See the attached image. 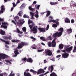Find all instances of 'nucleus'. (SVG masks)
<instances>
[{
	"label": "nucleus",
	"instance_id": "f257e3e1",
	"mask_svg": "<svg viewBox=\"0 0 76 76\" xmlns=\"http://www.w3.org/2000/svg\"><path fill=\"white\" fill-rule=\"evenodd\" d=\"M58 31L60 32H56L53 35V37H54L55 38L57 37H61V35L63 34V32L64 31L63 28L61 27L58 29Z\"/></svg>",
	"mask_w": 76,
	"mask_h": 76
},
{
	"label": "nucleus",
	"instance_id": "f03ea898",
	"mask_svg": "<svg viewBox=\"0 0 76 76\" xmlns=\"http://www.w3.org/2000/svg\"><path fill=\"white\" fill-rule=\"evenodd\" d=\"M30 72L33 73H37V75H39L41 74V73H45V71H44L43 69H39L37 72H36L34 70L32 69H31L30 70Z\"/></svg>",
	"mask_w": 76,
	"mask_h": 76
},
{
	"label": "nucleus",
	"instance_id": "7ed1b4c3",
	"mask_svg": "<svg viewBox=\"0 0 76 76\" xmlns=\"http://www.w3.org/2000/svg\"><path fill=\"white\" fill-rule=\"evenodd\" d=\"M28 43L24 42H22L21 43L18 44V45L17 47L18 49H20V48H22L23 46H25V45H28Z\"/></svg>",
	"mask_w": 76,
	"mask_h": 76
},
{
	"label": "nucleus",
	"instance_id": "20e7f679",
	"mask_svg": "<svg viewBox=\"0 0 76 76\" xmlns=\"http://www.w3.org/2000/svg\"><path fill=\"white\" fill-rule=\"evenodd\" d=\"M43 53L44 55L46 56H52V54H53L52 51L50 49L47 50L46 51H45V52H43Z\"/></svg>",
	"mask_w": 76,
	"mask_h": 76
},
{
	"label": "nucleus",
	"instance_id": "39448f33",
	"mask_svg": "<svg viewBox=\"0 0 76 76\" xmlns=\"http://www.w3.org/2000/svg\"><path fill=\"white\" fill-rule=\"evenodd\" d=\"M73 50V46H71L68 48H67L65 49V50H61V51L63 53H66L67 52L68 53H70L71 50Z\"/></svg>",
	"mask_w": 76,
	"mask_h": 76
},
{
	"label": "nucleus",
	"instance_id": "423d86ee",
	"mask_svg": "<svg viewBox=\"0 0 76 76\" xmlns=\"http://www.w3.org/2000/svg\"><path fill=\"white\" fill-rule=\"evenodd\" d=\"M9 56L4 54H0V61H1V59H5V58H7Z\"/></svg>",
	"mask_w": 76,
	"mask_h": 76
},
{
	"label": "nucleus",
	"instance_id": "0eeeda50",
	"mask_svg": "<svg viewBox=\"0 0 76 76\" xmlns=\"http://www.w3.org/2000/svg\"><path fill=\"white\" fill-rule=\"evenodd\" d=\"M7 25H9L8 23L7 22H2V25L1 26V28H4V29H7Z\"/></svg>",
	"mask_w": 76,
	"mask_h": 76
},
{
	"label": "nucleus",
	"instance_id": "6e6552de",
	"mask_svg": "<svg viewBox=\"0 0 76 76\" xmlns=\"http://www.w3.org/2000/svg\"><path fill=\"white\" fill-rule=\"evenodd\" d=\"M14 54L15 55H14L13 56V57H17L18 55V54H19V50L16 49L14 50Z\"/></svg>",
	"mask_w": 76,
	"mask_h": 76
},
{
	"label": "nucleus",
	"instance_id": "1a4fd4ad",
	"mask_svg": "<svg viewBox=\"0 0 76 76\" xmlns=\"http://www.w3.org/2000/svg\"><path fill=\"white\" fill-rule=\"evenodd\" d=\"M38 30L39 31H40V32H46V28H39Z\"/></svg>",
	"mask_w": 76,
	"mask_h": 76
},
{
	"label": "nucleus",
	"instance_id": "9d476101",
	"mask_svg": "<svg viewBox=\"0 0 76 76\" xmlns=\"http://www.w3.org/2000/svg\"><path fill=\"white\" fill-rule=\"evenodd\" d=\"M69 53H65L62 54V57L64 58H66L69 57Z\"/></svg>",
	"mask_w": 76,
	"mask_h": 76
},
{
	"label": "nucleus",
	"instance_id": "9b49d317",
	"mask_svg": "<svg viewBox=\"0 0 76 76\" xmlns=\"http://www.w3.org/2000/svg\"><path fill=\"white\" fill-rule=\"evenodd\" d=\"M31 32H33L34 34H37V28L35 27H34L33 28L31 29Z\"/></svg>",
	"mask_w": 76,
	"mask_h": 76
},
{
	"label": "nucleus",
	"instance_id": "f8f14e48",
	"mask_svg": "<svg viewBox=\"0 0 76 76\" xmlns=\"http://www.w3.org/2000/svg\"><path fill=\"white\" fill-rule=\"evenodd\" d=\"M3 38H4V39L5 40H8V39L11 40V39H12V37L10 36L9 37L7 36H4L3 37Z\"/></svg>",
	"mask_w": 76,
	"mask_h": 76
},
{
	"label": "nucleus",
	"instance_id": "ddd939ff",
	"mask_svg": "<svg viewBox=\"0 0 76 76\" xmlns=\"http://www.w3.org/2000/svg\"><path fill=\"white\" fill-rule=\"evenodd\" d=\"M22 20H18V21L17 23V25H23L24 23H25V21H23Z\"/></svg>",
	"mask_w": 76,
	"mask_h": 76
},
{
	"label": "nucleus",
	"instance_id": "4468645a",
	"mask_svg": "<svg viewBox=\"0 0 76 76\" xmlns=\"http://www.w3.org/2000/svg\"><path fill=\"white\" fill-rule=\"evenodd\" d=\"M56 24H53L52 26L53 28H57V25H59V23L58 22V21H57L56 20V21L54 22Z\"/></svg>",
	"mask_w": 76,
	"mask_h": 76
},
{
	"label": "nucleus",
	"instance_id": "2eb2a0df",
	"mask_svg": "<svg viewBox=\"0 0 76 76\" xmlns=\"http://www.w3.org/2000/svg\"><path fill=\"white\" fill-rule=\"evenodd\" d=\"M53 66H54V65H51L50 66H49L48 68V70H49V71H50V72L51 73H52L54 69V67Z\"/></svg>",
	"mask_w": 76,
	"mask_h": 76
},
{
	"label": "nucleus",
	"instance_id": "dca6fc26",
	"mask_svg": "<svg viewBox=\"0 0 76 76\" xmlns=\"http://www.w3.org/2000/svg\"><path fill=\"white\" fill-rule=\"evenodd\" d=\"M52 46L53 47H56V43L55 42V39H54L52 42Z\"/></svg>",
	"mask_w": 76,
	"mask_h": 76
},
{
	"label": "nucleus",
	"instance_id": "f3484780",
	"mask_svg": "<svg viewBox=\"0 0 76 76\" xmlns=\"http://www.w3.org/2000/svg\"><path fill=\"white\" fill-rule=\"evenodd\" d=\"M6 63H9L10 64H12V62H13V60L12 59H10V60H5Z\"/></svg>",
	"mask_w": 76,
	"mask_h": 76
},
{
	"label": "nucleus",
	"instance_id": "a211bd4d",
	"mask_svg": "<svg viewBox=\"0 0 76 76\" xmlns=\"http://www.w3.org/2000/svg\"><path fill=\"white\" fill-rule=\"evenodd\" d=\"M0 40H1V41H2V42H5L6 44H8V45L9 44V42L8 41H6V40H4L1 38L0 39Z\"/></svg>",
	"mask_w": 76,
	"mask_h": 76
},
{
	"label": "nucleus",
	"instance_id": "6ab92c4d",
	"mask_svg": "<svg viewBox=\"0 0 76 76\" xmlns=\"http://www.w3.org/2000/svg\"><path fill=\"white\" fill-rule=\"evenodd\" d=\"M24 75L25 76H32L29 72H24Z\"/></svg>",
	"mask_w": 76,
	"mask_h": 76
},
{
	"label": "nucleus",
	"instance_id": "aec40b11",
	"mask_svg": "<svg viewBox=\"0 0 76 76\" xmlns=\"http://www.w3.org/2000/svg\"><path fill=\"white\" fill-rule=\"evenodd\" d=\"M27 62H29V63H32L33 62V60L31 58H28L27 60Z\"/></svg>",
	"mask_w": 76,
	"mask_h": 76
},
{
	"label": "nucleus",
	"instance_id": "412c9836",
	"mask_svg": "<svg viewBox=\"0 0 76 76\" xmlns=\"http://www.w3.org/2000/svg\"><path fill=\"white\" fill-rule=\"evenodd\" d=\"M11 42H14V43H15V42L18 43V42H19V40H16L15 39H13L11 40Z\"/></svg>",
	"mask_w": 76,
	"mask_h": 76
},
{
	"label": "nucleus",
	"instance_id": "4be33fe9",
	"mask_svg": "<svg viewBox=\"0 0 76 76\" xmlns=\"http://www.w3.org/2000/svg\"><path fill=\"white\" fill-rule=\"evenodd\" d=\"M1 10L3 11V12H4L5 11V7L3 5H2L1 6Z\"/></svg>",
	"mask_w": 76,
	"mask_h": 76
},
{
	"label": "nucleus",
	"instance_id": "5701e85b",
	"mask_svg": "<svg viewBox=\"0 0 76 76\" xmlns=\"http://www.w3.org/2000/svg\"><path fill=\"white\" fill-rule=\"evenodd\" d=\"M46 12L47 13L46 16V17H48L49 16V15H51V12L50 11H47Z\"/></svg>",
	"mask_w": 76,
	"mask_h": 76
},
{
	"label": "nucleus",
	"instance_id": "b1692460",
	"mask_svg": "<svg viewBox=\"0 0 76 76\" xmlns=\"http://www.w3.org/2000/svg\"><path fill=\"white\" fill-rule=\"evenodd\" d=\"M65 22L66 23H70V21L69 20V19L68 18H66L65 19Z\"/></svg>",
	"mask_w": 76,
	"mask_h": 76
},
{
	"label": "nucleus",
	"instance_id": "393cba45",
	"mask_svg": "<svg viewBox=\"0 0 76 76\" xmlns=\"http://www.w3.org/2000/svg\"><path fill=\"white\" fill-rule=\"evenodd\" d=\"M30 15L31 16V19H34V13L31 12H30Z\"/></svg>",
	"mask_w": 76,
	"mask_h": 76
},
{
	"label": "nucleus",
	"instance_id": "a878e982",
	"mask_svg": "<svg viewBox=\"0 0 76 76\" xmlns=\"http://www.w3.org/2000/svg\"><path fill=\"white\" fill-rule=\"evenodd\" d=\"M64 47V45L63 44H60L59 45V48L60 50H61V49H63V47Z\"/></svg>",
	"mask_w": 76,
	"mask_h": 76
},
{
	"label": "nucleus",
	"instance_id": "bb28decb",
	"mask_svg": "<svg viewBox=\"0 0 76 76\" xmlns=\"http://www.w3.org/2000/svg\"><path fill=\"white\" fill-rule=\"evenodd\" d=\"M23 14V12L22 11H20L18 13V16H20V17H22V15Z\"/></svg>",
	"mask_w": 76,
	"mask_h": 76
},
{
	"label": "nucleus",
	"instance_id": "cd10ccee",
	"mask_svg": "<svg viewBox=\"0 0 76 76\" xmlns=\"http://www.w3.org/2000/svg\"><path fill=\"white\" fill-rule=\"evenodd\" d=\"M0 34L2 35H5V31L2 30H1L0 31Z\"/></svg>",
	"mask_w": 76,
	"mask_h": 76
},
{
	"label": "nucleus",
	"instance_id": "c85d7f7f",
	"mask_svg": "<svg viewBox=\"0 0 76 76\" xmlns=\"http://www.w3.org/2000/svg\"><path fill=\"white\" fill-rule=\"evenodd\" d=\"M66 31L67 32H69V33L70 34L72 32V29L71 28H70L69 29H67L66 30Z\"/></svg>",
	"mask_w": 76,
	"mask_h": 76
},
{
	"label": "nucleus",
	"instance_id": "c756f323",
	"mask_svg": "<svg viewBox=\"0 0 76 76\" xmlns=\"http://www.w3.org/2000/svg\"><path fill=\"white\" fill-rule=\"evenodd\" d=\"M17 30L18 33V34H23V32L20 31L18 28H17Z\"/></svg>",
	"mask_w": 76,
	"mask_h": 76
},
{
	"label": "nucleus",
	"instance_id": "7c9ffc66",
	"mask_svg": "<svg viewBox=\"0 0 76 76\" xmlns=\"http://www.w3.org/2000/svg\"><path fill=\"white\" fill-rule=\"evenodd\" d=\"M19 17L18 16H16L14 18V19L16 22H17V20H18V19H19Z\"/></svg>",
	"mask_w": 76,
	"mask_h": 76
},
{
	"label": "nucleus",
	"instance_id": "2f4dec72",
	"mask_svg": "<svg viewBox=\"0 0 76 76\" xmlns=\"http://www.w3.org/2000/svg\"><path fill=\"white\" fill-rule=\"evenodd\" d=\"M40 7V5H35V7L36 9H39V7Z\"/></svg>",
	"mask_w": 76,
	"mask_h": 76
},
{
	"label": "nucleus",
	"instance_id": "473e14b6",
	"mask_svg": "<svg viewBox=\"0 0 76 76\" xmlns=\"http://www.w3.org/2000/svg\"><path fill=\"white\" fill-rule=\"evenodd\" d=\"M58 3L57 2H50V4L51 5H55L56 4H57Z\"/></svg>",
	"mask_w": 76,
	"mask_h": 76
},
{
	"label": "nucleus",
	"instance_id": "72a5a7b5",
	"mask_svg": "<svg viewBox=\"0 0 76 76\" xmlns=\"http://www.w3.org/2000/svg\"><path fill=\"white\" fill-rule=\"evenodd\" d=\"M56 22V20H52L51 19H50L48 21V22H49V23H50L51 22Z\"/></svg>",
	"mask_w": 76,
	"mask_h": 76
},
{
	"label": "nucleus",
	"instance_id": "f704fd0d",
	"mask_svg": "<svg viewBox=\"0 0 76 76\" xmlns=\"http://www.w3.org/2000/svg\"><path fill=\"white\" fill-rule=\"evenodd\" d=\"M50 76H57V75L56 74V73L53 72L50 75Z\"/></svg>",
	"mask_w": 76,
	"mask_h": 76
},
{
	"label": "nucleus",
	"instance_id": "c9c22d12",
	"mask_svg": "<svg viewBox=\"0 0 76 76\" xmlns=\"http://www.w3.org/2000/svg\"><path fill=\"white\" fill-rule=\"evenodd\" d=\"M30 38L31 39H32L34 41H36V40H37V39H36L35 38H34L33 36H31L30 37Z\"/></svg>",
	"mask_w": 76,
	"mask_h": 76
},
{
	"label": "nucleus",
	"instance_id": "e433bc0d",
	"mask_svg": "<svg viewBox=\"0 0 76 76\" xmlns=\"http://www.w3.org/2000/svg\"><path fill=\"white\" fill-rule=\"evenodd\" d=\"M24 18H28L29 19V17L28 15H26V14H24L23 16Z\"/></svg>",
	"mask_w": 76,
	"mask_h": 76
},
{
	"label": "nucleus",
	"instance_id": "4c0bfd02",
	"mask_svg": "<svg viewBox=\"0 0 76 76\" xmlns=\"http://www.w3.org/2000/svg\"><path fill=\"white\" fill-rule=\"evenodd\" d=\"M40 39H41L42 40V41H45V38H44V37H40Z\"/></svg>",
	"mask_w": 76,
	"mask_h": 76
},
{
	"label": "nucleus",
	"instance_id": "58836bf2",
	"mask_svg": "<svg viewBox=\"0 0 76 76\" xmlns=\"http://www.w3.org/2000/svg\"><path fill=\"white\" fill-rule=\"evenodd\" d=\"M48 47H50L51 46V43L50 42H48Z\"/></svg>",
	"mask_w": 76,
	"mask_h": 76
},
{
	"label": "nucleus",
	"instance_id": "ea45409f",
	"mask_svg": "<svg viewBox=\"0 0 76 76\" xmlns=\"http://www.w3.org/2000/svg\"><path fill=\"white\" fill-rule=\"evenodd\" d=\"M22 61H26L27 60V58H26L25 57L23 58H22Z\"/></svg>",
	"mask_w": 76,
	"mask_h": 76
},
{
	"label": "nucleus",
	"instance_id": "a19ab883",
	"mask_svg": "<svg viewBox=\"0 0 76 76\" xmlns=\"http://www.w3.org/2000/svg\"><path fill=\"white\" fill-rule=\"evenodd\" d=\"M28 8L29 10H31V11H34V9L32 8L31 6H29Z\"/></svg>",
	"mask_w": 76,
	"mask_h": 76
},
{
	"label": "nucleus",
	"instance_id": "79ce46f5",
	"mask_svg": "<svg viewBox=\"0 0 76 76\" xmlns=\"http://www.w3.org/2000/svg\"><path fill=\"white\" fill-rule=\"evenodd\" d=\"M22 29H23V31L24 32H26V27H23L22 28Z\"/></svg>",
	"mask_w": 76,
	"mask_h": 76
},
{
	"label": "nucleus",
	"instance_id": "37998d69",
	"mask_svg": "<svg viewBox=\"0 0 76 76\" xmlns=\"http://www.w3.org/2000/svg\"><path fill=\"white\" fill-rule=\"evenodd\" d=\"M48 40H52V37L51 36H49L48 37Z\"/></svg>",
	"mask_w": 76,
	"mask_h": 76
},
{
	"label": "nucleus",
	"instance_id": "c03bdc74",
	"mask_svg": "<svg viewBox=\"0 0 76 76\" xmlns=\"http://www.w3.org/2000/svg\"><path fill=\"white\" fill-rule=\"evenodd\" d=\"M69 47H70V45H65V46H64V48H69Z\"/></svg>",
	"mask_w": 76,
	"mask_h": 76
},
{
	"label": "nucleus",
	"instance_id": "a18cd8bd",
	"mask_svg": "<svg viewBox=\"0 0 76 76\" xmlns=\"http://www.w3.org/2000/svg\"><path fill=\"white\" fill-rule=\"evenodd\" d=\"M50 27V25L49 24L47 26V28H46V31H48V29H49V27Z\"/></svg>",
	"mask_w": 76,
	"mask_h": 76
},
{
	"label": "nucleus",
	"instance_id": "49530a36",
	"mask_svg": "<svg viewBox=\"0 0 76 76\" xmlns=\"http://www.w3.org/2000/svg\"><path fill=\"white\" fill-rule=\"evenodd\" d=\"M34 16L36 18H38L39 17V15L38 14H36L34 15Z\"/></svg>",
	"mask_w": 76,
	"mask_h": 76
},
{
	"label": "nucleus",
	"instance_id": "de8ad7c7",
	"mask_svg": "<svg viewBox=\"0 0 76 76\" xmlns=\"http://www.w3.org/2000/svg\"><path fill=\"white\" fill-rule=\"evenodd\" d=\"M32 23V21H31V20H30V19H29L28 23V24H30V23Z\"/></svg>",
	"mask_w": 76,
	"mask_h": 76
},
{
	"label": "nucleus",
	"instance_id": "09e8293b",
	"mask_svg": "<svg viewBox=\"0 0 76 76\" xmlns=\"http://www.w3.org/2000/svg\"><path fill=\"white\" fill-rule=\"evenodd\" d=\"M12 4L13 7H16V4H15V2H13L12 3Z\"/></svg>",
	"mask_w": 76,
	"mask_h": 76
},
{
	"label": "nucleus",
	"instance_id": "8fccbe9b",
	"mask_svg": "<svg viewBox=\"0 0 76 76\" xmlns=\"http://www.w3.org/2000/svg\"><path fill=\"white\" fill-rule=\"evenodd\" d=\"M12 71L11 72L10 74L9 75V76H14V75H15V74H12Z\"/></svg>",
	"mask_w": 76,
	"mask_h": 76
},
{
	"label": "nucleus",
	"instance_id": "3c124183",
	"mask_svg": "<svg viewBox=\"0 0 76 76\" xmlns=\"http://www.w3.org/2000/svg\"><path fill=\"white\" fill-rule=\"evenodd\" d=\"M29 27H30V28L31 29H32V28L33 27V25H30L29 26Z\"/></svg>",
	"mask_w": 76,
	"mask_h": 76
},
{
	"label": "nucleus",
	"instance_id": "603ef678",
	"mask_svg": "<svg viewBox=\"0 0 76 76\" xmlns=\"http://www.w3.org/2000/svg\"><path fill=\"white\" fill-rule=\"evenodd\" d=\"M37 46H35L34 47H33L32 48L33 49H37Z\"/></svg>",
	"mask_w": 76,
	"mask_h": 76
},
{
	"label": "nucleus",
	"instance_id": "864d4df0",
	"mask_svg": "<svg viewBox=\"0 0 76 76\" xmlns=\"http://www.w3.org/2000/svg\"><path fill=\"white\" fill-rule=\"evenodd\" d=\"M74 22H75V20H74L73 19L71 20V23H73Z\"/></svg>",
	"mask_w": 76,
	"mask_h": 76
},
{
	"label": "nucleus",
	"instance_id": "5fc2aeb1",
	"mask_svg": "<svg viewBox=\"0 0 76 76\" xmlns=\"http://www.w3.org/2000/svg\"><path fill=\"white\" fill-rule=\"evenodd\" d=\"M12 23H14L15 25H16V23H15V21H14V20H12Z\"/></svg>",
	"mask_w": 76,
	"mask_h": 76
},
{
	"label": "nucleus",
	"instance_id": "6e6d98bb",
	"mask_svg": "<svg viewBox=\"0 0 76 76\" xmlns=\"http://www.w3.org/2000/svg\"><path fill=\"white\" fill-rule=\"evenodd\" d=\"M44 51V49H42L41 50H38L37 51L38 52H42Z\"/></svg>",
	"mask_w": 76,
	"mask_h": 76
},
{
	"label": "nucleus",
	"instance_id": "4d7b16f0",
	"mask_svg": "<svg viewBox=\"0 0 76 76\" xmlns=\"http://www.w3.org/2000/svg\"><path fill=\"white\" fill-rule=\"evenodd\" d=\"M25 7V4H23L20 7Z\"/></svg>",
	"mask_w": 76,
	"mask_h": 76
},
{
	"label": "nucleus",
	"instance_id": "13d9d810",
	"mask_svg": "<svg viewBox=\"0 0 76 76\" xmlns=\"http://www.w3.org/2000/svg\"><path fill=\"white\" fill-rule=\"evenodd\" d=\"M20 2V1H19V0H17L16 4H18V3H19Z\"/></svg>",
	"mask_w": 76,
	"mask_h": 76
},
{
	"label": "nucleus",
	"instance_id": "bf43d9fd",
	"mask_svg": "<svg viewBox=\"0 0 76 76\" xmlns=\"http://www.w3.org/2000/svg\"><path fill=\"white\" fill-rule=\"evenodd\" d=\"M4 21V20L0 18V22H3Z\"/></svg>",
	"mask_w": 76,
	"mask_h": 76
},
{
	"label": "nucleus",
	"instance_id": "052dcab7",
	"mask_svg": "<svg viewBox=\"0 0 76 76\" xmlns=\"http://www.w3.org/2000/svg\"><path fill=\"white\" fill-rule=\"evenodd\" d=\"M49 73V71H48L46 72L44 74V75H47V74H48V73Z\"/></svg>",
	"mask_w": 76,
	"mask_h": 76
},
{
	"label": "nucleus",
	"instance_id": "680f3d73",
	"mask_svg": "<svg viewBox=\"0 0 76 76\" xmlns=\"http://www.w3.org/2000/svg\"><path fill=\"white\" fill-rule=\"evenodd\" d=\"M61 57V55H59L57 56H56V58H59V57Z\"/></svg>",
	"mask_w": 76,
	"mask_h": 76
},
{
	"label": "nucleus",
	"instance_id": "e2e57ef3",
	"mask_svg": "<svg viewBox=\"0 0 76 76\" xmlns=\"http://www.w3.org/2000/svg\"><path fill=\"white\" fill-rule=\"evenodd\" d=\"M36 3H37V1H34L33 2V4H35Z\"/></svg>",
	"mask_w": 76,
	"mask_h": 76
},
{
	"label": "nucleus",
	"instance_id": "0e129e2a",
	"mask_svg": "<svg viewBox=\"0 0 76 76\" xmlns=\"http://www.w3.org/2000/svg\"><path fill=\"white\" fill-rule=\"evenodd\" d=\"M5 47H6L7 48H9V46H8L7 45H5Z\"/></svg>",
	"mask_w": 76,
	"mask_h": 76
},
{
	"label": "nucleus",
	"instance_id": "69168bd1",
	"mask_svg": "<svg viewBox=\"0 0 76 76\" xmlns=\"http://www.w3.org/2000/svg\"><path fill=\"white\" fill-rule=\"evenodd\" d=\"M44 64L46 63H47V60H44Z\"/></svg>",
	"mask_w": 76,
	"mask_h": 76
},
{
	"label": "nucleus",
	"instance_id": "338daca9",
	"mask_svg": "<svg viewBox=\"0 0 76 76\" xmlns=\"http://www.w3.org/2000/svg\"><path fill=\"white\" fill-rule=\"evenodd\" d=\"M44 75H44V74H42L40 75H39V76H44Z\"/></svg>",
	"mask_w": 76,
	"mask_h": 76
},
{
	"label": "nucleus",
	"instance_id": "774afa93",
	"mask_svg": "<svg viewBox=\"0 0 76 76\" xmlns=\"http://www.w3.org/2000/svg\"><path fill=\"white\" fill-rule=\"evenodd\" d=\"M0 76H3V74H2V73L0 74Z\"/></svg>",
	"mask_w": 76,
	"mask_h": 76
}]
</instances>
